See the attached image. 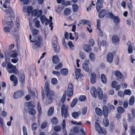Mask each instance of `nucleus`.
Here are the masks:
<instances>
[{"label":"nucleus","instance_id":"1","mask_svg":"<svg viewBox=\"0 0 135 135\" xmlns=\"http://www.w3.org/2000/svg\"><path fill=\"white\" fill-rule=\"evenodd\" d=\"M45 91L46 93L47 100L46 103L47 104L50 103L52 100V97L54 95V92L53 91L50 90L49 83L46 82L45 84Z\"/></svg>","mask_w":135,"mask_h":135},{"label":"nucleus","instance_id":"2","mask_svg":"<svg viewBox=\"0 0 135 135\" xmlns=\"http://www.w3.org/2000/svg\"><path fill=\"white\" fill-rule=\"evenodd\" d=\"M42 40V37L40 35H38L35 37L31 42H33L32 46L33 49H36L40 47L41 42Z\"/></svg>","mask_w":135,"mask_h":135},{"label":"nucleus","instance_id":"3","mask_svg":"<svg viewBox=\"0 0 135 135\" xmlns=\"http://www.w3.org/2000/svg\"><path fill=\"white\" fill-rule=\"evenodd\" d=\"M103 115L105 117L103 120V124L104 126L106 127L108 126L109 124L108 120L107 117L108 116V110L107 106L104 105L103 106Z\"/></svg>","mask_w":135,"mask_h":135},{"label":"nucleus","instance_id":"4","mask_svg":"<svg viewBox=\"0 0 135 135\" xmlns=\"http://www.w3.org/2000/svg\"><path fill=\"white\" fill-rule=\"evenodd\" d=\"M24 91L20 90L15 92L12 95V97L14 99H18L24 95Z\"/></svg>","mask_w":135,"mask_h":135},{"label":"nucleus","instance_id":"5","mask_svg":"<svg viewBox=\"0 0 135 135\" xmlns=\"http://www.w3.org/2000/svg\"><path fill=\"white\" fill-rule=\"evenodd\" d=\"M95 127L97 132L100 133L105 134L107 131L105 129H102L99 124L98 122H96L95 124Z\"/></svg>","mask_w":135,"mask_h":135},{"label":"nucleus","instance_id":"6","mask_svg":"<svg viewBox=\"0 0 135 135\" xmlns=\"http://www.w3.org/2000/svg\"><path fill=\"white\" fill-rule=\"evenodd\" d=\"M4 22H6L8 25H9L10 27H12L13 23L11 18L8 16L5 15L4 16Z\"/></svg>","mask_w":135,"mask_h":135},{"label":"nucleus","instance_id":"7","mask_svg":"<svg viewBox=\"0 0 135 135\" xmlns=\"http://www.w3.org/2000/svg\"><path fill=\"white\" fill-rule=\"evenodd\" d=\"M53 40H54L53 42V47L54 50L56 52H59L60 50V47L57 43V38L55 37Z\"/></svg>","mask_w":135,"mask_h":135},{"label":"nucleus","instance_id":"8","mask_svg":"<svg viewBox=\"0 0 135 135\" xmlns=\"http://www.w3.org/2000/svg\"><path fill=\"white\" fill-rule=\"evenodd\" d=\"M68 108L65 107L64 104L62 105L61 108V113L62 116H63V114L64 113V117L66 118L69 116L67 113Z\"/></svg>","mask_w":135,"mask_h":135},{"label":"nucleus","instance_id":"9","mask_svg":"<svg viewBox=\"0 0 135 135\" xmlns=\"http://www.w3.org/2000/svg\"><path fill=\"white\" fill-rule=\"evenodd\" d=\"M7 67L8 68L11 69L9 72L10 73H17V69H16V67L15 66H13L12 64L10 63H8L7 64Z\"/></svg>","mask_w":135,"mask_h":135},{"label":"nucleus","instance_id":"10","mask_svg":"<svg viewBox=\"0 0 135 135\" xmlns=\"http://www.w3.org/2000/svg\"><path fill=\"white\" fill-rule=\"evenodd\" d=\"M73 87L72 84H69L68 90L67 95L68 97H71L73 95Z\"/></svg>","mask_w":135,"mask_h":135},{"label":"nucleus","instance_id":"11","mask_svg":"<svg viewBox=\"0 0 135 135\" xmlns=\"http://www.w3.org/2000/svg\"><path fill=\"white\" fill-rule=\"evenodd\" d=\"M90 93L92 96L94 98H96L97 95V90L94 87H92L90 89Z\"/></svg>","mask_w":135,"mask_h":135},{"label":"nucleus","instance_id":"12","mask_svg":"<svg viewBox=\"0 0 135 135\" xmlns=\"http://www.w3.org/2000/svg\"><path fill=\"white\" fill-rule=\"evenodd\" d=\"M103 4L102 0H97L96 4V8L98 12H99Z\"/></svg>","mask_w":135,"mask_h":135},{"label":"nucleus","instance_id":"13","mask_svg":"<svg viewBox=\"0 0 135 135\" xmlns=\"http://www.w3.org/2000/svg\"><path fill=\"white\" fill-rule=\"evenodd\" d=\"M119 40V38L117 36L115 35H113L112 38V42L113 44H118Z\"/></svg>","mask_w":135,"mask_h":135},{"label":"nucleus","instance_id":"14","mask_svg":"<svg viewBox=\"0 0 135 135\" xmlns=\"http://www.w3.org/2000/svg\"><path fill=\"white\" fill-rule=\"evenodd\" d=\"M79 24L87 25L90 28V22L89 21L86 20H81L79 21Z\"/></svg>","mask_w":135,"mask_h":135},{"label":"nucleus","instance_id":"15","mask_svg":"<svg viewBox=\"0 0 135 135\" xmlns=\"http://www.w3.org/2000/svg\"><path fill=\"white\" fill-rule=\"evenodd\" d=\"M107 60L108 62L110 63L112 62L113 60V54L112 53H109L107 55Z\"/></svg>","mask_w":135,"mask_h":135},{"label":"nucleus","instance_id":"16","mask_svg":"<svg viewBox=\"0 0 135 135\" xmlns=\"http://www.w3.org/2000/svg\"><path fill=\"white\" fill-rule=\"evenodd\" d=\"M97 95L99 99L101 100L103 97V93L102 90L100 88L97 89Z\"/></svg>","mask_w":135,"mask_h":135},{"label":"nucleus","instance_id":"17","mask_svg":"<svg viewBox=\"0 0 135 135\" xmlns=\"http://www.w3.org/2000/svg\"><path fill=\"white\" fill-rule=\"evenodd\" d=\"M26 105L27 106L29 109H31L34 108L35 103L34 102L32 101L26 103Z\"/></svg>","mask_w":135,"mask_h":135},{"label":"nucleus","instance_id":"18","mask_svg":"<svg viewBox=\"0 0 135 135\" xmlns=\"http://www.w3.org/2000/svg\"><path fill=\"white\" fill-rule=\"evenodd\" d=\"M107 13L106 10L103 9L101 10L98 14V17L100 18H102L104 17Z\"/></svg>","mask_w":135,"mask_h":135},{"label":"nucleus","instance_id":"19","mask_svg":"<svg viewBox=\"0 0 135 135\" xmlns=\"http://www.w3.org/2000/svg\"><path fill=\"white\" fill-rule=\"evenodd\" d=\"M2 9L3 11H5L6 12L9 13L13 17V15L14 14L13 12L11 7H8V9H4L2 8Z\"/></svg>","mask_w":135,"mask_h":135},{"label":"nucleus","instance_id":"20","mask_svg":"<svg viewBox=\"0 0 135 135\" xmlns=\"http://www.w3.org/2000/svg\"><path fill=\"white\" fill-rule=\"evenodd\" d=\"M10 79L14 83V85L16 86L18 83V80L16 76H10Z\"/></svg>","mask_w":135,"mask_h":135},{"label":"nucleus","instance_id":"21","mask_svg":"<svg viewBox=\"0 0 135 135\" xmlns=\"http://www.w3.org/2000/svg\"><path fill=\"white\" fill-rule=\"evenodd\" d=\"M84 50L86 51L90 52L91 51V49L89 45L87 44L84 45L83 46Z\"/></svg>","mask_w":135,"mask_h":135},{"label":"nucleus","instance_id":"22","mask_svg":"<svg viewBox=\"0 0 135 135\" xmlns=\"http://www.w3.org/2000/svg\"><path fill=\"white\" fill-rule=\"evenodd\" d=\"M81 114V112L79 111L77 112H74L72 113V117L74 119L77 118Z\"/></svg>","mask_w":135,"mask_h":135},{"label":"nucleus","instance_id":"23","mask_svg":"<svg viewBox=\"0 0 135 135\" xmlns=\"http://www.w3.org/2000/svg\"><path fill=\"white\" fill-rule=\"evenodd\" d=\"M52 60L53 63L55 64H56L59 61L58 57L56 55L53 57Z\"/></svg>","mask_w":135,"mask_h":135},{"label":"nucleus","instance_id":"24","mask_svg":"<svg viewBox=\"0 0 135 135\" xmlns=\"http://www.w3.org/2000/svg\"><path fill=\"white\" fill-rule=\"evenodd\" d=\"M71 13V10L69 8H65L64 11V14L65 16H67L69 15Z\"/></svg>","mask_w":135,"mask_h":135},{"label":"nucleus","instance_id":"25","mask_svg":"<svg viewBox=\"0 0 135 135\" xmlns=\"http://www.w3.org/2000/svg\"><path fill=\"white\" fill-rule=\"evenodd\" d=\"M54 107H52L50 108L47 112V115L49 116H50L52 115L54 112Z\"/></svg>","mask_w":135,"mask_h":135},{"label":"nucleus","instance_id":"26","mask_svg":"<svg viewBox=\"0 0 135 135\" xmlns=\"http://www.w3.org/2000/svg\"><path fill=\"white\" fill-rule=\"evenodd\" d=\"M68 70L66 68H63L61 69L60 70V72L61 74L63 75H66L68 73Z\"/></svg>","mask_w":135,"mask_h":135},{"label":"nucleus","instance_id":"27","mask_svg":"<svg viewBox=\"0 0 135 135\" xmlns=\"http://www.w3.org/2000/svg\"><path fill=\"white\" fill-rule=\"evenodd\" d=\"M96 114L98 115L101 116L102 114V111L99 108H96L95 109Z\"/></svg>","mask_w":135,"mask_h":135},{"label":"nucleus","instance_id":"28","mask_svg":"<svg viewBox=\"0 0 135 135\" xmlns=\"http://www.w3.org/2000/svg\"><path fill=\"white\" fill-rule=\"evenodd\" d=\"M126 1L128 4V8L131 9H133V6L131 0H126Z\"/></svg>","mask_w":135,"mask_h":135},{"label":"nucleus","instance_id":"29","mask_svg":"<svg viewBox=\"0 0 135 135\" xmlns=\"http://www.w3.org/2000/svg\"><path fill=\"white\" fill-rule=\"evenodd\" d=\"M117 110V112L119 113H123L125 111V110L122 106L118 107Z\"/></svg>","mask_w":135,"mask_h":135},{"label":"nucleus","instance_id":"30","mask_svg":"<svg viewBox=\"0 0 135 135\" xmlns=\"http://www.w3.org/2000/svg\"><path fill=\"white\" fill-rule=\"evenodd\" d=\"M40 20L42 24H43L45 21H48L49 20L46 18L45 16L44 15L42 16L40 18Z\"/></svg>","mask_w":135,"mask_h":135},{"label":"nucleus","instance_id":"31","mask_svg":"<svg viewBox=\"0 0 135 135\" xmlns=\"http://www.w3.org/2000/svg\"><path fill=\"white\" fill-rule=\"evenodd\" d=\"M78 102V99L77 98H75L72 100L71 104L70 106L71 107H73L75 106Z\"/></svg>","mask_w":135,"mask_h":135},{"label":"nucleus","instance_id":"32","mask_svg":"<svg viewBox=\"0 0 135 135\" xmlns=\"http://www.w3.org/2000/svg\"><path fill=\"white\" fill-rule=\"evenodd\" d=\"M15 22L16 27H17L16 30H18L19 29V27H20V26L19 19L18 17L16 18V21Z\"/></svg>","mask_w":135,"mask_h":135},{"label":"nucleus","instance_id":"33","mask_svg":"<svg viewBox=\"0 0 135 135\" xmlns=\"http://www.w3.org/2000/svg\"><path fill=\"white\" fill-rule=\"evenodd\" d=\"M83 68L84 70L86 72H88L89 70V67L88 64L84 63L83 65Z\"/></svg>","mask_w":135,"mask_h":135},{"label":"nucleus","instance_id":"34","mask_svg":"<svg viewBox=\"0 0 135 135\" xmlns=\"http://www.w3.org/2000/svg\"><path fill=\"white\" fill-rule=\"evenodd\" d=\"M134 97L133 96H132L131 97L129 101V104L131 105H132L134 104Z\"/></svg>","mask_w":135,"mask_h":135},{"label":"nucleus","instance_id":"35","mask_svg":"<svg viewBox=\"0 0 135 135\" xmlns=\"http://www.w3.org/2000/svg\"><path fill=\"white\" fill-rule=\"evenodd\" d=\"M54 131L55 132H59L61 129V127L60 126L56 125L54 126Z\"/></svg>","mask_w":135,"mask_h":135},{"label":"nucleus","instance_id":"36","mask_svg":"<svg viewBox=\"0 0 135 135\" xmlns=\"http://www.w3.org/2000/svg\"><path fill=\"white\" fill-rule=\"evenodd\" d=\"M16 28L17 27H15L13 34L14 36L15 37L16 39L17 40L18 37V32L17 31L18 30H16Z\"/></svg>","mask_w":135,"mask_h":135},{"label":"nucleus","instance_id":"37","mask_svg":"<svg viewBox=\"0 0 135 135\" xmlns=\"http://www.w3.org/2000/svg\"><path fill=\"white\" fill-rule=\"evenodd\" d=\"M51 121L52 124L55 125L57 124L58 123V121L57 118L55 117H54L52 119Z\"/></svg>","mask_w":135,"mask_h":135},{"label":"nucleus","instance_id":"38","mask_svg":"<svg viewBox=\"0 0 135 135\" xmlns=\"http://www.w3.org/2000/svg\"><path fill=\"white\" fill-rule=\"evenodd\" d=\"M73 11L74 12H76L78 9V6L76 4L74 3L72 5Z\"/></svg>","mask_w":135,"mask_h":135},{"label":"nucleus","instance_id":"39","mask_svg":"<svg viewBox=\"0 0 135 135\" xmlns=\"http://www.w3.org/2000/svg\"><path fill=\"white\" fill-rule=\"evenodd\" d=\"M61 126H62V130L63 131H66L65 126H66V122L65 119H64L62 121V123L61 124Z\"/></svg>","mask_w":135,"mask_h":135},{"label":"nucleus","instance_id":"40","mask_svg":"<svg viewBox=\"0 0 135 135\" xmlns=\"http://www.w3.org/2000/svg\"><path fill=\"white\" fill-rule=\"evenodd\" d=\"M131 135H135V127L132 126L131 127Z\"/></svg>","mask_w":135,"mask_h":135},{"label":"nucleus","instance_id":"41","mask_svg":"<svg viewBox=\"0 0 135 135\" xmlns=\"http://www.w3.org/2000/svg\"><path fill=\"white\" fill-rule=\"evenodd\" d=\"M89 58L90 60L92 61H94L95 60V56L92 53H90L89 56Z\"/></svg>","mask_w":135,"mask_h":135},{"label":"nucleus","instance_id":"42","mask_svg":"<svg viewBox=\"0 0 135 135\" xmlns=\"http://www.w3.org/2000/svg\"><path fill=\"white\" fill-rule=\"evenodd\" d=\"M96 76H91L90 81L91 83L92 84H94L96 82Z\"/></svg>","mask_w":135,"mask_h":135},{"label":"nucleus","instance_id":"43","mask_svg":"<svg viewBox=\"0 0 135 135\" xmlns=\"http://www.w3.org/2000/svg\"><path fill=\"white\" fill-rule=\"evenodd\" d=\"M114 22L116 24H118L120 22L119 18L117 16H115L113 19Z\"/></svg>","mask_w":135,"mask_h":135},{"label":"nucleus","instance_id":"44","mask_svg":"<svg viewBox=\"0 0 135 135\" xmlns=\"http://www.w3.org/2000/svg\"><path fill=\"white\" fill-rule=\"evenodd\" d=\"M23 135H27V131L26 127L23 126L22 128Z\"/></svg>","mask_w":135,"mask_h":135},{"label":"nucleus","instance_id":"45","mask_svg":"<svg viewBox=\"0 0 135 135\" xmlns=\"http://www.w3.org/2000/svg\"><path fill=\"white\" fill-rule=\"evenodd\" d=\"M87 108L86 107H84L82 109L81 113L82 115H85L87 111Z\"/></svg>","mask_w":135,"mask_h":135},{"label":"nucleus","instance_id":"46","mask_svg":"<svg viewBox=\"0 0 135 135\" xmlns=\"http://www.w3.org/2000/svg\"><path fill=\"white\" fill-rule=\"evenodd\" d=\"M133 48L132 45H129L128 47V52L129 53L131 54L132 52Z\"/></svg>","mask_w":135,"mask_h":135},{"label":"nucleus","instance_id":"47","mask_svg":"<svg viewBox=\"0 0 135 135\" xmlns=\"http://www.w3.org/2000/svg\"><path fill=\"white\" fill-rule=\"evenodd\" d=\"M37 108L38 111V114H40L41 113V108L40 103L39 102H38L37 105Z\"/></svg>","mask_w":135,"mask_h":135},{"label":"nucleus","instance_id":"48","mask_svg":"<svg viewBox=\"0 0 135 135\" xmlns=\"http://www.w3.org/2000/svg\"><path fill=\"white\" fill-rule=\"evenodd\" d=\"M38 32V30L36 29H34L33 30L32 32V35L33 36H35L37 35Z\"/></svg>","mask_w":135,"mask_h":135},{"label":"nucleus","instance_id":"49","mask_svg":"<svg viewBox=\"0 0 135 135\" xmlns=\"http://www.w3.org/2000/svg\"><path fill=\"white\" fill-rule=\"evenodd\" d=\"M51 82L53 85H56L57 82V80L56 78H53L51 80Z\"/></svg>","mask_w":135,"mask_h":135},{"label":"nucleus","instance_id":"50","mask_svg":"<svg viewBox=\"0 0 135 135\" xmlns=\"http://www.w3.org/2000/svg\"><path fill=\"white\" fill-rule=\"evenodd\" d=\"M86 99V97L84 95H81L79 98V100L81 101H85Z\"/></svg>","mask_w":135,"mask_h":135},{"label":"nucleus","instance_id":"51","mask_svg":"<svg viewBox=\"0 0 135 135\" xmlns=\"http://www.w3.org/2000/svg\"><path fill=\"white\" fill-rule=\"evenodd\" d=\"M124 94H125L131 95V91L129 89H126L124 91Z\"/></svg>","mask_w":135,"mask_h":135},{"label":"nucleus","instance_id":"52","mask_svg":"<svg viewBox=\"0 0 135 135\" xmlns=\"http://www.w3.org/2000/svg\"><path fill=\"white\" fill-rule=\"evenodd\" d=\"M33 7L32 6H29L27 8V12L29 14H30L32 9Z\"/></svg>","mask_w":135,"mask_h":135},{"label":"nucleus","instance_id":"53","mask_svg":"<svg viewBox=\"0 0 135 135\" xmlns=\"http://www.w3.org/2000/svg\"><path fill=\"white\" fill-rule=\"evenodd\" d=\"M29 112L30 114L32 115H34L36 113V110L33 108L30 109Z\"/></svg>","mask_w":135,"mask_h":135},{"label":"nucleus","instance_id":"54","mask_svg":"<svg viewBox=\"0 0 135 135\" xmlns=\"http://www.w3.org/2000/svg\"><path fill=\"white\" fill-rule=\"evenodd\" d=\"M101 80L102 82L104 84H105L107 82L106 76H101Z\"/></svg>","mask_w":135,"mask_h":135},{"label":"nucleus","instance_id":"55","mask_svg":"<svg viewBox=\"0 0 135 135\" xmlns=\"http://www.w3.org/2000/svg\"><path fill=\"white\" fill-rule=\"evenodd\" d=\"M80 69H76L75 71V76H80Z\"/></svg>","mask_w":135,"mask_h":135},{"label":"nucleus","instance_id":"56","mask_svg":"<svg viewBox=\"0 0 135 135\" xmlns=\"http://www.w3.org/2000/svg\"><path fill=\"white\" fill-rule=\"evenodd\" d=\"M38 125L36 123H33L32 127V130H35L37 127Z\"/></svg>","mask_w":135,"mask_h":135},{"label":"nucleus","instance_id":"57","mask_svg":"<svg viewBox=\"0 0 135 135\" xmlns=\"http://www.w3.org/2000/svg\"><path fill=\"white\" fill-rule=\"evenodd\" d=\"M47 125V124L46 122H44L41 126V128L42 129H44L45 128Z\"/></svg>","mask_w":135,"mask_h":135},{"label":"nucleus","instance_id":"58","mask_svg":"<svg viewBox=\"0 0 135 135\" xmlns=\"http://www.w3.org/2000/svg\"><path fill=\"white\" fill-rule=\"evenodd\" d=\"M117 84V83L115 81H113L112 83V86L113 88H115Z\"/></svg>","mask_w":135,"mask_h":135},{"label":"nucleus","instance_id":"59","mask_svg":"<svg viewBox=\"0 0 135 135\" xmlns=\"http://www.w3.org/2000/svg\"><path fill=\"white\" fill-rule=\"evenodd\" d=\"M62 66V64L60 63L58 65L55 66V69L56 70H57L61 68Z\"/></svg>","mask_w":135,"mask_h":135},{"label":"nucleus","instance_id":"60","mask_svg":"<svg viewBox=\"0 0 135 135\" xmlns=\"http://www.w3.org/2000/svg\"><path fill=\"white\" fill-rule=\"evenodd\" d=\"M19 80L21 83H23L25 81V76H19Z\"/></svg>","mask_w":135,"mask_h":135},{"label":"nucleus","instance_id":"61","mask_svg":"<svg viewBox=\"0 0 135 135\" xmlns=\"http://www.w3.org/2000/svg\"><path fill=\"white\" fill-rule=\"evenodd\" d=\"M115 76H123L120 72L118 70L115 71Z\"/></svg>","mask_w":135,"mask_h":135},{"label":"nucleus","instance_id":"62","mask_svg":"<svg viewBox=\"0 0 135 135\" xmlns=\"http://www.w3.org/2000/svg\"><path fill=\"white\" fill-rule=\"evenodd\" d=\"M128 101L126 100L124 101L123 104V107L125 108H127L128 107Z\"/></svg>","mask_w":135,"mask_h":135},{"label":"nucleus","instance_id":"63","mask_svg":"<svg viewBox=\"0 0 135 135\" xmlns=\"http://www.w3.org/2000/svg\"><path fill=\"white\" fill-rule=\"evenodd\" d=\"M89 44L90 46H93L94 44V40L92 39H91L89 41Z\"/></svg>","mask_w":135,"mask_h":135},{"label":"nucleus","instance_id":"64","mask_svg":"<svg viewBox=\"0 0 135 135\" xmlns=\"http://www.w3.org/2000/svg\"><path fill=\"white\" fill-rule=\"evenodd\" d=\"M68 44L69 48L71 49H72V48L74 47V45L73 44L72 42L71 41L69 42Z\"/></svg>","mask_w":135,"mask_h":135}]
</instances>
